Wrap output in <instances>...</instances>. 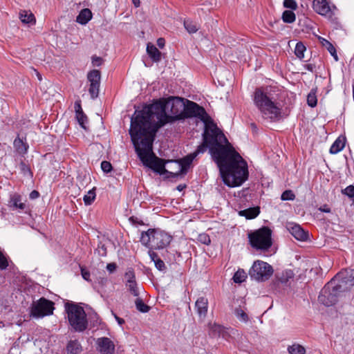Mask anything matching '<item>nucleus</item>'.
<instances>
[{"label":"nucleus","mask_w":354,"mask_h":354,"mask_svg":"<svg viewBox=\"0 0 354 354\" xmlns=\"http://www.w3.org/2000/svg\"><path fill=\"white\" fill-rule=\"evenodd\" d=\"M217 164L223 183L230 187L241 186L248 178V164L235 151L212 118L204 124L203 143Z\"/></svg>","instance_id":"nucleus-1"},{"label":"nucleus","mask_w":354,"mask_h":354,"mask_svg":"<svg viewBox=\"0 0 354 354\" xmlns=\"http://www.w3.org/2000/svg\"><path fill=\"white\" fill-rule=\"evenodd\" d=\"M184 106L183 100L179 97H170L145 105L141 110L135 111L130 127L137 124L142 131L156 133L166 124L183 120Z\"/></svg>","instance_id":"nucleus-2"},{"label":"nucleus","mask_w":354,"mask_h":354,"mask_svg":"<svg viewBox=\"0 0 354 354\" xmlns=\"http://www.w3.org/2000/svg\"><path fill=\"white\" fill-rule=\"evenodd\" d=\"M129 134L136 152L143 165L160 174H166L165 164L171 163L173 160L165 161L153 153L152 147L156 133L142 131L138 125L135 124L130 127Z\"/></svg>","instance_id":"nucleus-3"},{"label":"nucleus","mask_w":354,"mask_h":354,"mask_svg":"<svg viewBox=\"0 0 354 354\" xmlns=\"http://www.w3.org/2000/svg\"><path fill=\"white\" fill-rule=\"evenodd\" d=\"M253 102L263 119L270 122L278 121L281 118V106L268 87L258 88L253 94Z\"/></svg>","instance_id":"nucleus-4"},{"label":"nucleus","mask_w":354,"mask_h":354,"mask_svg":"<svg viewBox=\"0 0 354 354\" xmlns=\"http://www.w3.org/2000/svg\"><path fill=\"white\" fill-rule=\"evenodd\" d=\"M172 236L168 233L158 229H149L141 234L140 242L149 250H160L169 245Z\"/></svg>","instance_id":"nucleus-5"},{"label":"nucleus","mask_w":354,"mask_h":354,"mask_svg":"<svg viewBox=\"0 0 354 354\" xmlns=\"http://www.w3.org/2000/svg\"><path fill=\"white\" fill-rule=\"evenodd\" d=\"M64 307L72 330L78 333L84 331L88 327V320L84 308L73 302H66Z\"/></svg>","instance_id":"nucleus-6"},{"label":"nucleus","mask_w":354,"mask_h":354,"mask_svg":"<svg viewBox=\"0 0 354 354\" xmlns=\"http://www.w3.org/2000/svg\"><path fill=\"white\" fill-rule=\"evenodd\" d=\"M345 292L335 283V280H331L326 284L319 295V301L326 306H331L335 304L339 298L345 295Z\"/></svg>","instance_id":"nucleus-7"},{"label":"nucleus","mask_w":354,"mask_h":354,"mask_svg":"<svg viewBox=\"0 0 354 354\" xmlns=\"http://www.w3.org/2000/svg\"><path fill=\"white\" fill-rule=\"evenodd\" d=\"M272 231L266 227L248 234L251 246L257 250H268L272 245Z\"/></svg>","instance_id":"nucleus-8"},{"label":"nucleus","mask_w":354,"mask_h":354,"mask_svg":"<svg viewBox=\"0 0 354 354\" xmlns=\"http://www.w3.org/2000/svg\"><path fill=\"white\" fill-rule=\"evenodd\" d=\"M272 274V267L268 263L260 260L254 261L249 270L250 278L257 281H267Z\"/></svg>","instance_id":"nucleus-9"},{"label":"nucleus","mask_w":354,"mask_h":354,"mask_svg":"<svg viewBox=\"0 0 354 354\" xmlns=\"http://www.w3.org/2000/svg\"><path fill=\"white\" fill-rule=\"evenodd\" d=\"M188 118H197L204 124L211 119L203 106L194 102L187 100L184 106L183 119Z\"/></svg>","instance_id":"nucleus-10"},{"label":"nucleus","mask_w":354,"mask_h":354,"mask_svg":"<svg viewBox=\"0 0 354 354\" xmlns=\"http://www.w3.org/2000/svg\"><path fill=\"white\" fill-rule=\"evenodd\" d=\"M332 280L345 292L354 286V269H345L338 272Z\"/></svg>","instance_id":"nucleus-11"},{"label":"nucleus","mask_w":354,"mask_h":354,"mask_svg":"<svg viewBox=\"0 0 354 354\" xmlns=\"http://www.w3.org/2000/svg\"><path fill=\"white\" fill-rule=\"evenodd\" d=\"M53 302L45 298H41L33 304L31 308V315L34 317H43L50 315L53 313Z\"/></svg>","instance_id":"nucleus-12"},{"label":"nucleus","mask_w":354,"mask_h":354,"mask_svg":"<svg viewBox=\"0 0 354 354\" xmlns=\"http://www.w3.org/2000/svg\"><path fill=\"white\" fill-rule=\"evenodd\" d=\"M205 152V145H199L196 150L193 153L187 155L185 158L173 161L172 163H174L178 169V171L175 174V175L178 176L180 174H185L189 167L190 165L192 163L194 159L200 153H203Z\"/></svg>","instance_id":"nucleus-13"},{"label":"nucleus","mask_w":354,"mask_h":354,"mask_svg":"<svg viewBox=\"0 0 354 354\" xmlns=\"http://www.w3.org/2000/svg\"><path fill=\"white\" fill-rule=\"evenodd\" d=\"M100 72L95 69L92 70L87 75L88 81L90 83L88 92L93 100L98 97L100 85Z\"/></svg>","instance_id":"nucleus-14"},{"label":"nucleus","mask_w":354,"mask_h":354,"mask_svg":"<svg viewBox=\"0 0 354 354\" xmlns=\"http://www.w3.org/2000/svg\"><path fill=\"white\" fill-rule=\"evenodd\" d=\"M97 350L100 354H114L115 344L106 337H99L96 340Z\"/></svg>","instance_id":"nucleus-15"},{"label":"nucleus","mask_w":354,"mask_h":354,"mask_svg":"<svg viewBox=\"0 0 354 354\" xmlns=\"http://www.w3.org/2000/svg\"><path fill=\"white\" fill-rule=\"evenodd\" d=\"M286 228L288 232L298 241H305L308 238V232L304 230L299 225L295 223H288Z\"/></svg>","instance_id":"nucleus-16"},{"label":"nucleus","mask_w":354,"mask_h":354,"mask_svg":"<svg viewBox=\"0 0 354 354\" xmlns=\"http://www.w3.org/2000/svg\"><path fill=\"white\" fill-rule=\"evenodd\" d=\"M195 309L200 319L204 320L208 310V299L205 297H200L195 302Z\"/></svg>","instance_id":"nucleus-17"},{"label":"nucleus","mask_w":354,"mask_h":354,"mask_svg":"<svg viewBox=\"0 0 354 354\" xmlns=\"http://www.w3.org/2000/svg\"><path fill=\"white\" fill-rule=\"evenodd\" d=\"M314 10L321 15H328L331 12V8L326 0H313Z\"/></svg>","instance_id":"nucleus-18"},{"label":"nucleus","mask_w":354,"mask_h":354,"mask_svg":"<svg viewBox=\"0 0 354 354\" xmlns=\"http://www.w3.org/2000/svg\"><path fill=\"white\" fill-rule=\"evenodd\" d=\"M8 205L13 210H18L19 212H22L26 208V205L23 201L22 197L18 194L10 196Z\"/></svg>","instance_id":"nucleus-19"},{"label":"nucleus","mask_w":354,"mask_h":354,"mask_svg":"<svg viewBox=\"0 0 354 354\" xmlns=\"http://www.w3.org/2000/svg\"><path fill=\"white\" fill-rule=\"evenodd\" d=\"M19 18L24 24L32 26L36 24L35 17L30 10H21L19 12Z\"/></svg>","instance_id":"nucleus-20"},{"label":"nucleus","mask_w":354,"mask_h":354,"mask_svg":"<svg viewBox=\"0 0 354 354\" xmlns=\"http://www.w3.org/2000/svg\"><path fill=\"white\" fill-rule=\"evenodd\" d=\"M75 116L79 124L84 129H86L85 124L87 122V117L83 113L81 105L78 102L75 103Z\"/></svg>","instance_id":"nucleus-21"},{"label":"nucleus","mask_w":354,"mask_h":354,"mask_svg":"<svg viewBox=\"0 0 354 354\" xmlns=\"http://www.w3.org/2000/svg\"><path fill=\"white\" fill-rule=\"evenodd\" d=\"M147 53L153 62H158L161 59V53L151 43L147 45Z\"/></svg>","instance_id":"nucleus-22"},{"label":"nucleus","mask_w":354,"mask_h":354,"mask_svg":"<svg viewBox=\"0 0 354 354\" xmlns=\"http://www.w3.org/2000/svg\"><path fill=\"white\" fill-rule=\"evenodd\" d=\"M92 12L88 8L82 9L76 18V21L82 25H86L92 19Z\"/></svg>","instance_id":"nucleus-23"},{"label":"nucleus","mask_w":354,"mask_h":354,"mask_svg":"<svg viewBox=\"0 0 354 354\" xmlns=\"http://www.w3.org/2000/svg\"><path fill=\"white\" fill-rule=\"evenodd\" d=\"M260 213L259 207H250L243 210H241L239 214L245 217L247 219H253L256 218Z\"/></svg>","instance_id":"nucleus-24"},{"label":"nucleus","mask_w":354,"mask_h":354,"mask_svg":"<svg viewBox=\"0 0 354 354\" xmlns=\"http://www.w3.org/2000/svg\"><path fill=\"white\" fill-rule=\"evenodd\" d=\"M149 255L152 261H153L156 268L160 271H164L166 269V266L163 261H162L158 255L151 250H149Z\"/></svg>","instance_id":"nucleus-25"},{"label":"nucleus","mask_w":354,"mask_h":354,"mask_svg":"<svg viewBox=\"0 0 354 354\" xmlns=\"http://www.w3.org/2000/svg\"><path fill=\"white\" fill-rule=\"evenodd\" d=\"M127 290L134 297H138L140 295L142 287L140 286L136 280L134 281H129L125 283Z\"/></svg>","instance_id":"nucleus-26"},{"label":"nucleus","mask_w":354,"mask_h":354,"mask_svg":"<svg viewBox=\"0 0 354 354\" xmlns=\"http://www.w3.org/2000/svg\"><path fill=\"white\" fill-rule=\"evenodd\" d=\"M320 42L323 46H324L328 51L330 53V54L333 57L335 61H338V56L336 52L335 48L333 46V45L328 41L327 39L319 37Z\"/></svg>","instance_id":"nucleus-27"},{"label":"nucleus","mask_w":354,"mask_h":354,"mask_svg":"<svg viewBox=\"0 0 354 354\" xmlns=\"http://www.w3.org/2000/svg\"><path fill=\"white\" fill-rule=\"evenodd\" d=\"M69 354H79L82 351V346L78 341H70L66 347Z\"/></svg>","instance_id":"nucleus-28"},{"label":"nucleus","mask_w":354,"mask_h":354,"mask_svg":"<svg viewBox=\"0 0 354 354\" xmlns=\"http://www.w3.org/2000/svg\"><path fill=\"white\" fill-rule=\"evenodd\" d=\"M209 334L213 337H217L221 335L223 328V327L216 323H209L208 324Z\"/></svg>","instance_id":"nucleus-29"},{"label":"nucleus","mask_w":354,"mask_h":354,"mask_svg":"<svg viewBox=\"0 0 354 354\" xmlns=\"http://www.w3.org/2000/svg\"><path fill=\"white\" fill-rule=\"evenodd\" d=\"M344 141L337 138L331 145L329 151L332 154H336L344 149Z\"/></svg>","instance_id":"nucleus-30"},{"label":"nucleus","mask_w":354,"mask_h":354,"mask_svg":"<svg viewBox=\"0 0 354 354\" xmlns=\"http://www.w3.org/2000/svg\"><path fill=\"white\" fill-rule=\"evenodd\" d=\"M289 354H306V349L304 346L298 344H294L288 347Z\"/></svg>","instance_id":"nucleus-31"},{"label":"nucleus","mask_w":354,"mask_h":354,"mask_svg":"<svg viewBox=\"0 0 354 354\" xmlns=\"http://www.w3.org/2000/svg\"><path fill=\"white\" fill-rule=\"evenodd\" d=\"M184 27L189 33H195L198 30V25L197 23L192 20L187 19L184 21Z\"/></svg>","instance_id":"nucleus-32"},{"label":"nucleus","mask_w":354,"mask_h":354,"mask_svg":"<svg viewBox=\"0 0 354 354\" xmlns=\"http://www.w3.org/2000/svg\"><path fill=\"white\" fill-rule=\"evenodd\" d=\"M247 278L246 272L242 270L239 269L233 276V280L234 283H241L243 282Z\"/></svg>","instance_id":"nucleus-33"},{"label":"nucleus","mask_w":354,"mask_h":354,"mask_svg":"<svg viewBox=\"0 0 354 354\" xmlns=\"http://www.w3.org/2000/svg\"><path fill=\"white\" fill-rule=\"evenodd\" d=\"M135 304L136 309L141 313H147L150 310V307L145 304L139 297L136 298Z\"/></svg>","instance_id":"nucleus-34"},{"label":"nucleus","mask_w":354,"mask_h":354,"mask_svg":"<svg viewBox=\"0 0 354 354\" xmlns=\"http://www.w3.org/2000/svg\"><path fill=\"white\" fill-rule=\"evenodd\" d=\"M14 147H15L16 150L20 153H25L27 152V147L26 145L23 142V141L17 138L14 140Z\"/></svg>","instance_id":"nucleus-35"},{"label":"nucleus","mask_w":354,"mask_h":354,"mask_svg":"<svg viewBox=\"0 0 354 354\" xmlns=\"http://www.w3.org/2000/svg\"><path fill=\"white\" fill-rule=\"evenodd\" d=\"M234 314L236 317V318L242 322L246 323L248 322L249 318L247 315V313L241 308H236L234 310Z\"/></svg>","instance_id":"nucleus-36"},{"label":"nucleus","mask_w":354,"mask_h":354,"mask_svg":"<svg viewBox=\"0 0 354 354\" xmlns=\"http://www.w3.org/2000/svg\"><path fill=\"white\" fill-rule=\"evenodd\" d=\"M96 196L95 192L94 189H92L89 190L86 194H85L83 197V200L84 202V204L86 205H91L95 200Z\"/></svg>","instance_id":"nucleus-37"},{"label":"nucleus","mask_w":354,"mask_h":354,"mask_svg":"<svg viewBox=\"0 0 354 354\" xmlns=\"http://www.w3.org/2000/svg\"><path fill=\"white\" fill-rule=\"evenodd\" d=\"M295 19V15L292 10H285L282 14V19L286 23L291 24Z\"/></svg>","instance_id":"nucleus-38"},{"label":"nucleus","mask_w":354,"mask_h":354,"mask_svg":"<svg viewBox=\"0 0 354 354\" xmlns=\"http://www.w3.org/2000/svg\"><path fill=\"white\" fill-rule=\"evenodd\" d=\"M306 50V46L301 42H298L295 46V54L299 59H301L304 57Z\"/></svg>","instance_id":"nucleus-39"},{"label":"nucleus","mask_w":354,"mask_h":354,"mask_svg":"<svg viewBox=\"0 0 354 354\" xmlns=\"http://www.w3.org/2000/svg\"><path fill=\"white\" fill-rule=\"evenodd\" d=\"M19 169L21 173L28 178L32 177V173L30 171V167L26 165L24 161H21L19 164Z\"/></svg>","instance_id":"nucleus-40"},{"label":"nucleus","mask_w":354,"mask_h":354,"mask_svg":"<svg viewBox=\"0 0 354 354\" xmlns=\"http://www.w3.org/2000/svg\"><path fill=\"white\" fill-rule=\"evenodd\" d=\"M125 283H128L129 281H136V275L133 268H129L124 274Z\"/></svg>","instance_id":"nucleus-41"},{"label":"nucleus","mask_w":354,"mask_h":354,"mask_svg":"<svg viewBox=\"0 0 354 354\" xmlns=\"http://www.w3.org/2000/svg\"><path fill=\"white\" fill-rule=\"evenodd\" d=\"M307 103L310 107H315L317 105V100L315 93L311 91L307 96Z\"/></svg>","instance_id":"nucleus-42"},{"label":"nucleus","mask_w":354,"mask_h":354,"mask_svg":"<svg viewBox=\"0 0 354 354\" xmlns=\"http://www.w3.org/2000/svg\"><path fill=\"white\" fill-rule=\"evenodd\" d=\"M277 278H278V280L281 283H286L288 281V279L291 278L292 277V273L290 270H286V272H282V276L279 277L277 274Z\"/></svg>","instance_id":"nucleus-43"},{"label":"nucleus","mask_w":354,"mask_h":354,"mask_svg":"<svg viewBox=\"0 0 354 354\" xmlns=\"http://www.w3.org/2000/svg\"><path fill=\"white\" fill-rule=\"evenodd\" d=\"M295 198V195L292 190H286L281 196L282 201H293Z\"/></svg>","instance_id":"nucleus-44"},{"label":"nucleus","mask_w":354,"mask_h":354,"mask_svg":"<svg viewBox=\"0 0 354 354\" xmlns=\"http://www.w3.org/2000/svg\"><path fill=\"white\" fill-rule=\"evenodd\" d=\"M198 241L203 244L208 245L211 243L209 236L205 233L200 234L198 236Z\"/></svg>","instance_id":"nucleus-45"},{"label":"nucleus","mask_w":354,"mask_h":354,"mask_svg":"<svg viewBox=\"0 0 354 354\" xmlns=\"http://www.w3.org/2000/svg\"><path fill=\"white\" fill-rule=\"evenodd\" d=\"M8 266L7 257L0 250V270H5Z\"/></svg>","instance_id":"nucleus-46"},{"label":"nucleus","mask_w":354,"mask_h":354,"mask_svg":"<svg viewBox=\"0 0 354 354\" xmlns=\"http://www.w3.org/2000/svg\"><path fill=\"white\" fill-rule=\"evenodd\" d=\"M343 194L348 196L351 198H354V186L348 185L344 189L342 190Z\"/></svg>","instance_id":"nucleus-47"},{"label":"nucleus","mask_w":354,"mask_h":354,"mask_svg":"<svg viewBox=\"0 0 354 354\" xmlns=\"http://www.w3.org/2000/svg\"><path fill=\"white\" fill-rule=\"evenodd\" d=\"M101 168L104 173L108 174L111 171L112 165L109 162L104 160L101 162Z\"/></svg>","instance_id":"nucleus-48"},{"label":"nucleus","mask_w":354,"mask_h":354,"mask_svg":"<svg viewBox=\"0 0 354 354\" xmlns=\"http://www.w3.org/2000/svg\"><path fill=\"white\" fill-rule=\"evenodd\" d=\"M283 6L292 10H295L297 7V3L294 0H284Z\"/></svg>","instance_id":"nucleus-49"},{"label":"nucleus","mask_w":354,"mask_h":354,"mask_svg":"<svg viewBox=\"0 0 354 354\" xmlns=\"http://www.w3.org/2000/svg\"><path fill=\"white\" fill-rule=\"evenodd\" d=\"M81 274L83 277V279L87 281H90V272L88 270L84 268H81Z\"/></svg>","instance_id":"nucleus-50"},{"label":"nucleus","mask_w":354,"mask_h":354,"mask_svg":"<svg viewBox=\"0 0 354 354\" xmlns=\"http://www.w3.org/2000/svg\"><path fill=\"white\" fill-rule=\"evenodd\" d=\"M97 251L100 255L106 256V248L104 245H102L101 246H98Z\"/></svg>","instance_id":"nucleus-51"},{"label":"nucleus","mask_w":354,"mask_h":354,"mask_svg":"<svg viewBox=\"0 0 354 354\" xmlns=\"http://www.w3.org/2000/svg\"><path fill=\"white\" fill-rule=\"evenodd\" d=\"M92 63L94 66H99L102 64V59L99 57H93Z\"/></svg>","instance_id":"nucleus-52"},{"label":"nucleus","mask_w":354,"mask_h":354,"mask_svg":"<svg viewBox=\"0 0 354 354\" xmlns=\"http://www.w3.org/2000/svg\"><path fill=\"white\" fill-rule=\"evenodd\" d=\"M106 269L109 272H113L116 269V265L113 263H108L106 266Z\"/></svg>","instance_id":"nucleus-53"},{"label":"nucleus","mask_w":354,"mask_h":354,"mask_svg":"<svg viewBox=\"0 0 354 354\" xmlns=\"http://www.w3.org/2000/svg\"><path fill=\"white\" fill-rule=\"evenodd\" d=\"M157 45L159 48H162L165 45V41L164 38H158L157 40Z\"/></svg>","instance_id":"nucleus-54"},{"label":"nucleus","mask_w":354,"mask_h":354,"mask_svg":"<svg viewBox=\"0 0 354 354\" xmlns=\"http://www.w3.org/2000/svg\"><path fill=\"white\" fill-rule=\"evenodd\" d=\"M112 315L114 316L115 320L117 321V322L118 323L119 325H122L124 323V320L120 317H119L118 316H117L113 311H112Z\"/></svg>","instance_id":"nucleus-55"},{"label":"nucleus","mask_w":354,"mask_h":354,"mask_svg":"<svg viewBox=\"0 0 354 354\" xmlns=\"http://www.w3.org/2000/svg\"><path fill=\"white\" fill-rule=\"evenodd\" d=\"M38 196H39V193H38V192H37L35 190L32 191L30 194V198L32 199L37 198Z\"/></svg>","instance_id":"nucleus-56"},{"label":"nucleus","mask_w":354,"mask_h":354,"mask_svg":"<svg viewBox=\"0 0 354 354\" xmlns=\"http://www.w3.org/2000/svg\"><path fill=\"white\" fill-rule=\"evenodd\" d=\"M319 210L323 212H330V208L327 207L326 206L320 207Z\"/></svg>","instance_id":"nucleus-57"},{"label":"nucleus","mask_w":354,"mask_h":354,"mask_svg":"<svg viewBox=\"0 0 354 354\" xmlns=\"http://www.w3.org/2000/svg\"><path fill=\"white\" fill-rule=\"evenodd\" d=\"M134 6L136 7H139L140 6V0H132Z\"/></svg>","instance_id":"nucleus-58"},{"label":"nucleus","mask_w":354,"mask_h":354,"mask_svg":"<svg viewBox=\"0 0 354 354\" xmlns=\"http://www.w3.org/2000/svg\"><path fill=\"white\" fill-rule=\"evenodd\" d=\"M184 187H185V186L180 185H178V186L177 187V189H178V190H179V191H182V190H183V189Z\"/></svg>","instance_id":"nucleus-59"},{"label":"nucleus","mask_w":354,"mask_h":354,"mask_svg":"<svg viewBox=\"0 0 354 354\" xmlns=\"http://www.w3.org/2000/svg\"><path fill=\"white\" fill-rule=\"evenodd\" d=\"M307 69L312 71H313L312 66L311 65H308L307 66Z\"/></svg>","instance_id":"nucleus-60"}]
</instances>
